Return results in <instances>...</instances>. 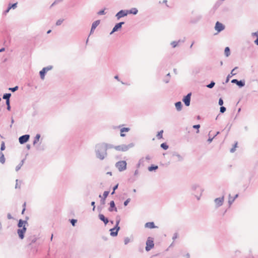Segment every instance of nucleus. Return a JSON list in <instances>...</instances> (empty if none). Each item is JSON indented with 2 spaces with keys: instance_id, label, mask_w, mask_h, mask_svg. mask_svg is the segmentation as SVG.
Instances as JSON below:
<instances>
[{
  "instance_id": "52",
  "label": "nucleus",
  "mask_w": 258,
  "mask_h": 258,
  "mask_svg": "<svg viewBox=\"0 0 258 258\" xmlns=\"http://www.w3.org/2000/svg\"><path fill=\"white\" fill-rule=\"evenodd\" d=\"M19 87L18 86H16L13 88H10L9 90H11L12 92H14L18 90Z\"/></svg>"
},
{
  "instance_id": "28",
  "label": "nucleus",
  "mask_w": 258,
  "mask_h": 258,
  "mask_svg": "<svg viewBox=\"0 0 258 258\" xmlns=\"http://www.w3.org/2000/svg\"><path fill=\"white\" fill-rule=\"evenodd\" d=\"M200 189H202L199 185L197 184H194L191 186V190L193 191V192H195L196 194V191L200 192Z\"/></svg>"
},
{
  "instance_id": "14",
  "label": "nucleus",
  "mask_w": 258,
  "mask_h": 258,
  "mask_svg": "<svg viewBox=\"0 0 258 258\" xmlns=\"http://www.w3.org/2000/svg\"><path fill=\"white\" fill-rule=\"evenodd\" d=\"M225 29V25L223 24L222 23L219 22V21H217L215 26V29L216 31H217L218 33L221 32L222 31L224 30Z\"/></svg>"
},
{
  "instance_id": "36",
  "label": "nucleus",
  "mask_w": 258,
  "mask_h": 258,
  "mask_svg": "<svg viewBox=\"0 0 258 258\" xmlns=\"http://www.w3.org/2000/svg\"><path fill=\"white\" fill-rule=\"evenodd\" d=\"M24 161H25L24 159L22 160L20 162V163L16 166V171H18V170H19L20 169V168H21V167L22 166V165L24 164Z\"/></svg>"
},
{
  "instance_id": "57",
  "label": "nucleus",
  "mask_w": 258,
  "mask_h": 258,
  "mask_svg": "<svg viewBox=\"0 0 258 258\" xmlns=\"http://www.w3.org/2000/svg\"><path fill=\"white\" fill-rule=\"evenodd\" d=\"M238 68L237 67H235L233 70H232L231 72V76H234L236 74V73H234V71L237 70Z\"/></svg>"
},
{
  "instance_id": "48",
  "label": "nucleus",
  "mask_w": 258,
  "mask_h": 258,
  "mask_svg": "<svg viewBox=\"0 0 258 258\" xmlns=\"http://www.w3.org/2000/svg\"><path fill=\"white\" fill-rule=\"evenodd\" d=\"M120 221V218L119 216H117L116 217V223L115 225L117 226H119V224Z\"/></svg>"
},
{
  "instance_id": "61",
  "label": "nucleus",
  "mask_w": 258,
  "mask_h": 258,
  "mask_svg": "<svg viewBox=\"0 0 258 258\" xmlns=\"http://www.w3.org/2000/svg\"><path fill=\"white\" fill-rule=\"evenodd\" d=\"M91 205L93 207V211H94L95 209V202L94 201L92 202Z\"/></svg>"
},
{
  "instance_id": "47",
  "label": "nucleus",
  "mask_w": 258,
  "mask_h": 258,
  "mask_svg": "<svg viewBox=\"0 0 258 258\" xmlns=\"http://www.w3.org/2000/svg\"><path fill=\"white\" fill-rule=\"evenodd\" d=\"M6 104L7 105V109L8 110L10 111L11 109V107L10 105V101H6Z\"/></svg>"
},
{
  "instance_id": "6",
  "label": "nucleus",
  "mask_w": 258,
  "mask_h": 258,
  "mask_svg": "<svg viewBox=\"0 0 258 258\" xmlns=\"http://www.w3.org/2000/svg\"><path fill=\"white\" fill-rule=\"evenodd\" d=\"M37 239V238L36 235H33L28 236L26 238L27 246H30L32 245L33 243L36 242Z\"/></svg>"
},
{
  "instance_id": "1",
  "label": "nucleus",
  "mask_w": 258,
  "mask_h": 258,
  "mask_svg": "<svg viewBox=\"0 0 258 258\" xmlns=\"http://www.w3.org/2000/svg\"><path fill=\"white\" fill-rule=\"evenodd\" d=\"M96 157L100 160H103L107 156V152L101 143L97 144L95 147Z\"/></svg>"
},
{
  "instance_id": "18",
  "label": "nucleus",
  "mask_w": 258,
  "mask_h": 258,
  "mask_svg": "<svg viewBox=\"0 0 258 258\" xmlns=\"http://www.w3.org/2000/svg\"><path fill=\"white\" fill-rule=\"evenodd\" d=\"M202 16L200 15H197L195 16L191 17L190 20V23L191 24H196L199 22L202 19Z\"/></svg>"
},
{
  "instance_id": "40",
  "label": "nucleus",
  "mask_w": 258,
  "mask_h": 258,
  "mask_svg": "<svg viewBox=\"0 0 258 258\" xmlns=\"http://www.w3.org/2000/svg\"><path fill=\"white\" fill-rule=\"evenodd\" d=\"M203 191V189H200V191L199 192V195H196L195 192H192V194L195 195V197L197 198L198 200H200L201 197L202 195V192Z\"/></svg>"
},
{
  "instance_id": "42",
  "label": "nucleus",
  "mask_w": 258,
  "mask_h": 258,
  "mask_svg": "<svg viewBox=\"0 0 258 258\" xmlns=\"http://www.w3.org/2000/svg\"><path fill=\"white\" fill-rule=\"evenodd\" d=\"M163 130H161V131L158 132L157 134V136H156L157 138L158 139H162V137H163Z\"/></svg>"
},
{
  "instance_id": "33",
  "label": "nucleus",
  "mask_w": 258,
  "mask_h": 258,
  "mask_svg": "<svg viewBox=\"0 0 258 258\" xmlns=\"http://www.w3.org/2000/svg\"><path fill=\"white\" fill-rule=\"evenodd\" d=\"M5 161L6 159L4 153L2 152H0V162L2 164H4Z\"/></svg>"
},
{
  "instance_id": "60",
  "label": "nucleus",
  "mask_w": 258,
  "mask_h": 258,
  "mask_svg": "<svg viewBox=\"0 0 258 258\" xmlns=\"http://www.w3.org/2000/svg\"><path fill=\"white\" fill-rule=\"evenodd\" d=\"M63 0H55V1L52 3V4L51 5V7H52L54 5H55L56 4H58L61 2H62Z\"/></svg>"
},
{
  "instance_id": "29",
  "label": "nucleus",
  "mask_w": 258,
  "mask_h": 258,
  "mask_svg": "<svg viewBox=\"0 0 258 258\" xmlns=\"http://www.w3.org/2000/svg\"><path fill=\"white\" fill-rule=\"evenodd\" d=\"M101 144L105 147V148L106 149V151H107L108 149L114 148V147H115V146H114L112 144H107V143H104V142L101 143Z\"/></svg>"
},
{
  "instance_id": "4",
  "label": "nucleus",
  "mask_w": 258,
  "mask_h": 258,
  "mask_svg": "<svg viewBox=\"0 0 258 258\" xmlns=\"http://www.w3.org/2000/svg\"><path fill=\"white\" fill-rule=\"evenodd\" d=\"M126 162L125 161H119L115 163V167L120 171H123L126 169Z\"/></svg>"
},
{
  "instance_id": "26",
  "label": "nucleus",
  "mask_w": 258,
  "mask_h": 258,
  "mask_svg": "<svg viewBox=\"0 0 258 258\" xmlns=\"http://www.w3.org/2000/svg\"><path fill=\"white\" fill-rule=\"evenodd\" d=\"M130 131V128L129 127H122L120 129V136L122 137H124L125 136V134H124L125 132H128Z\"/></svg>"
},
{
  "instance_id": "50",
  "label": "nucleus",
  "mask_w": 258,
  "mask_h": 258,
  "mask_svg": "<svg viewBox=\"0 0 258 258\" xmlns=\"http://www.w3.org/2000/svg\"><path fill=\"white\" fill-rule=\"evenodd\" d=\"M226 110V108L225 107L223 106H221L220 108V112L221 113H224Z\"/></svg>"
},
{
  "instance_id": "3",
  "label": "nucleus",
  "mask_w": 258,
  "mask_h": 258,
  "mask_svg": "<svg viewBox=\"0 0 258 258\" xmlns=\"http://www.w3.org/2000/svg\"><path fill=\"white\" fill-rule=\"evenodd\" d=\"M146 246L145 249L147 251H149L154 246V239L152 237H149L146 242Z\"/></svg>"
},
{
  "instance_id": "27",
  "label": "nucleus",
  "mask_w": 258,
  "mask_h": 258,
  "mask_svg": "<svg viewBox=\"0 0 258 258\" xmlns=\"http://www.w3.org/2000/svg\"><path fill=\"white\" fill-rule=\"evenodd\" d=\"M238 197V194H236L235 195V196L232 198L230 194L229 195V200H228V204L229 206H231V205L234 202L235 200Z\"/></svg>"
},
{
  "instance_id": "32",
  "label": "nucleus",
  "mask_w": 258,
  "mask_h": 258,
  "mask_svg": "<svg viewBox=\"0 0 258 258\" xmlns=\"http://www.w3.org/2000/svg\"><path fill=\"white\" fill-rule=\"evenodd\" d=\"M11 96V93H5L3 95V98L7 101H10V97Z\"/></svg>"
},
{
  "instance_id": "16",
  "label": "nucleus",
  "mask_w": 258,
  "mask_h": 258,
  "mask_svg": "<svg viewBox=\"0 0 258 258\" xmlns=\"http://www.w3.org/2000/svg\"><path fill=\"white\" fill-rule=\"evenodd\" d=\"M28 219V217L26 218L25 220H23L22 219H20L18 221L17 226L19 228H21L23 227H26V226L28 225V223L27 222V219Z\"/></svg>"
},
{
  "instance_id": "17",
  "label": "nucleus",
  "mask_w": 258,
  "mask_h": 258,
  "mask_svg": "<svg viewBox=\"0 0 258 258\" xmlns=\"http://www.w3.org/2000/svg\"><path fill=\"white\" fill-rule=\"evenodd\" d=\"M109 207L108 209V210L110 212H117V209L115 206V202L114 201H111L109 203Z\"/></svg>"
},
{
  "instance_id": "9",
  "label": "nucleus",
  "mask_w": 258,
  "mask_h": 258,
  "mask_svg": "<svg viewBox=\"0 0 258 258\" xmlns=\"http://www.w3.org/2000/svg\"><path fill=\"white\" fill-rule=\"evenodd\" d=\"M191 93H188L186 95L184 96L182 98V101L186 106H189L190 104Z\"/></svg>"
},
{
  "instance_id": "13",
  "label": "nucleus",
  "mask_w": 258,
  "mask_h": 258,
  "mask_svg": "<svg viewBox=\"0 0 258 258\" xmlns=\"http://www.w3.org/2000/svg\"><path fill=\"white\" fill-rule=\"evenodd\" d=\"M30 139V135L28 134H26L23 136H21L19 138V142L20 144H24L27 143Z\"/></svg>"
},
{
  "instance_id": "46",
  "label": "nucleus",
  "mask_w": 258,
  "mask_h": 258,
  "mask_svg": "<svg viewBox=\"0 0 258 258\" xmlns=\"http://www.w3.org/2000/svg\"><path fill=\"white\" fill-rule=\"evenodd\" d=\"M70 223L73 226H75L76 225V224L77 222V220L75 219H70Z\"/></svg>"
},
{
  "instance_id": "8",
  "label": "nucleus",
  "mask_w": 258,
  "mask_h": 258,
  "mask_svg": "<svg viewBox=\"0 0 258 258\" xmlns=\"http://www.w3.org/2000/svg\"><path fill=\"white\" fill-rule=\"evenodd\" d=\"M26 230L27 227H23L17 229V232L19 238L21 240H22L24 238Z\"/></svg>"
},
{
  "instance_id": "43",
  "label": "nucleus",
  "mask_w": 258,
  "mask_h": 258,
  "mask_svg": "<svg viewBox=\"0 0 258 258\" xmlns=\"http://www.w3.org/2000/svg\"><path fill=\"white\" fill-rule=\"evenodd\" d=\"M17 3H14V4H9L8 7H9V9H15L17 8Z\"/></svg>"
},
{
  "instance_id": "39",
  "label": "nucleus",
  "mask_w": 258,
  "mask_h": 258,
  "mask_svg": "<svg viewBox=\"0 0 258 258\" xmlns=\"http://www.w3.org/2000/svg\"><path fill=\"white\" fill-rule=\"evenodd\" d=\"M170 73L167 74L166 75V78L164 79L163 81L165 83H169V82L170 81Z\"/></svg>"
},
{
  "instance_id": "34",
  "label": "nucleus",
  "mask_w": 258,
  "mask_h": 258,
  "mask_svg": "<svg viewBox=\"0 0 258 258\" xmlns=\"http://www.w3.org/2000/svg\"><path fill=\"white\" fill-rule=\"evenodd\" d=\"M224 54L226 57H228L230 55V49L229 47H226L224 49Z\"/></svg>"
},
{
  "instance_id": "20",
  "label": "nucleus",
  "mask_w": 258,
  "mask_h": 258,
  "mask_svg": "<svg viewBox=\"0 0 258 258\" xmlns=\"http://www.w3.org/2000/svg\"><path fill=\"white\" fill-rule=\"evenodd\" d=\"M109 194V191H104V192L103 194L102 197H101V195H100L99 196V198H101V199L100 200V203L101 204H102V205L105 204V200H106V198L107 197V196H108Z\"/></svg>"
},
{
  "instance_id": "10",
  "label": "nucleus",
  "mask_w": 258,
  "mask_h": 258,
  "mask_svg": "<svg viewBox=\"0 0 258 258\" xmlns=\"http://www.w3.org/2000/svg\"><path fill=\"white\" fill-rule=\"evenodd\" d=\"M125 23L124 22H120L119 23H116L114 27L113 28L112 31L110 33V34L111 35L113 33L118 31L119 30H120L122 28V26L124 25Z\"/></svg>"
},
{
  "instance_id": "11",
  "label": "nucleus",
  "mask_w": 258,
  "mask_h": 258,
  "mask_svg": "<svg viewBox=\"0 0 258 258\" xmlns=\"http://www.w3.org/2000/svg\"><path fill=\"white\" fill-rule=\"evenodd\" d=\"M120 229L119 226L115 225L113 228H111L109 231H110V235L112 237L117 236L118 231Z\"/></svg>"
},
{
  "instance_id": "2",
  "label": "nucleus",
  "mask_w": 258,
  "mask_h": 258,
  "mask_svg": "<svg viewBox=\"0 0 258 258\" xmlns=\"http://www.w3.org/2000/svg\"><path fill=\"white\" fill-rule=\"evenodd\" d=\"M134 146V143H130L127 145L123 144L121 145L116 146L114 147V149L117 151L125 152L127 151L129 149L133 147Z\"/></svg>"
},
{
  "instance_id": "38",
  "label": "nucleus",
  "mask_w": 258,
  "mask_h": 258,
  "mask_svg": "<svg viewBox=\"0 0 258 258\" xmlns=\"http://www.w3.org/2000/svg\"><path fill=\"white\" fill-rule=\"evenodd\" d=\"M160 147L163 149L166 150L168 149V145L166 143H163L161 144Z\"/></svg>"
},
{
  "instance_id": "23",
  "label": "nucleus",
  "mask_w": 258,
  "mask_h": 258,
  "mask_svg": "<svg viewBox=\"0 0 258 258\" xmlns=\"http://www.w3.org/2000/svg\"><path fill=\"white\" fill-rule=\"evenodd\" d=\"M145 227L146 228H150V229L157 228V227L156 226H155V225L153 222H147L145 225Z\"/></svg>"
},
{
  "instance_id": "53",
  "label": "nucleus",
  "mask_w": 258,
  "mask_h": 258,
  "mask_svg": "<svg viewBox=\"0 0 258 258\" xmlns=\"http://www.w3.org/2000/svg\"><path fill=\"white\" fill-rule=\"evenodd\" d=\"M105 9L100 10L99 12H97V14L99 15H105Z\"/></svg>"
},
{
  "instance_id": "7",
  "label": "nucleus",
  "mask_w": 258,
  "mask_h": 258,
  "mask_svg": "<svg viewBox=\"0 0 258 258\" xmlns=\"http://www.w3.org/2000/svg\"><path fill=\"white\" fill-rule=\"evenodd\" d=\"M224 201V195H223L221 197L216 198L214 200V203L215 204V208H218L222 206Z\"/></svg>"
},
{
  "instance_id": "22",
  "label": "nucleus",
  "mask_w": 258,
  "mask_h": 258,
  "mask_svg": "<svg viewBox=\"0 0 258 258\" xmlns=\"http://www.w3.org/2000/svg\"><path fill=\"white\" fill-rule=\"evenodd\" d=\"M98 218L101 221L103 222L105 225L109 222L108 219L105 217L104 215L100 213L98 215Z\"/></svg>"
},
{
  "instance_id": "12",
  "label": "nucleus",
  "mask_w": 258,
  "mask_h": 258,
  "mask_svg": "<svg viewBox=\"0 0 258 258\" xmlns=\"http://www.w3.org/2000/svg\"><path fill=\"white\" fill-rule=\"evenodd\" d=\"M127 15V10H121L116 14L115 17L117 20H119L120 18L126 16Z\"/></svg>"
},
{
  "instance_id": "49",
  "label": "nucleus",
  "mask_w": 258,
  "mask_h": 258,
  "mask_svg": "<svg viewBox=\"0 0 258 258\" xmlns=\"http://www.w3.org/2000/svg\"><path fill=\"white\" fill-rule=\"evenodd\" d=\"M6 148L5 144L4 141L2 142L1 145V152H2L3 151L5 150Z\"/></svg>"
},
{
  "instance_id": "59",
  "label": "nucleus",
  "mask_w": 258,
  "mask_h": 258,
  "mask_svg": "<svg viewBox=\"0 0 258 258\" xmlns=\"http://www.w3.org/2000/svg\"><path fill=\"white\" fill-rule=\"evenodd\" d=\"M231 75H230V74H229L227 77H226V79L225 80V83H227L229 81V80H230V78L231 77ZM223 84H224V83H223Z\"/></svg>"
},
{
  "instance_id": "21",
  "label": "nucleus",
  "mask_w": 258,
  "mask_h": 258,
  "mask_svg": "<svg viewBox=\"0 0 258 258\" xmlns=\"http://www.w3.org/2000/svg\"><path fill=\"white\" fill-rule=\"evenodd\" d=\"M172 158H176V161H182L183 160V157L179 155L177 152H174L172 153Z\"/></svg>"
},
{
  "instance_id": "31",
  "label": "nucleus",
  "mask_w": 258,
  "mask_h": 258,
  "mask_svg": "<svg viewBox=\"0 0 258 258\" xmlns=\"http://www.w3.org/2000/svg\"><path fill=\"white\" fill-rule=\"evenodd\" d=\"M41 137V135L39 134H36L35 137H34L33 144L34 145H36L37 143L39 142L40 138Z\"/></svg>"
},
{
  "instance_id": "41",
  "label": "nucleus",
  "mask_w": 258,
  "mask_h": 258,
  "mask_svg": "<svg viewBox=\"0 0 258 258\" xmlns=\"http://www.w3.org/2000/svg\"><path fill=\"white\" fill-rule=\"evenodd\" d=\"M215 85V83L214 81H212L210 84H208L206 87L208 88L212 89L213 88Z\"/></svg>"
},
{
  "instance_id": "54",
  "label": "nucleus",
  "mask_w": 258,
  "mask_h": 258,
  "mask_svg": "<svg viewBox=\"0 0 258 258\" xmlns=\"http://www.w3.org/2000/svg\"><path fill=\"white\" fill-rule=\"evenodd\" d=\"M192 127L195 129H197V133H198L199 132V128L200 127V124H196L192 126Z\"/></svg>"
},
{
  "instance_id": "35",
  "label": "nucleus",
  "mask_w": 258,
  "mask_h": 258,
  "mask_svg": "<svg viewBox=\"0 0 258 258\" xmlns=\"http://www.w3.org/2000/svg\"><path fill=\"white\" fill-rule=\"evenodd\" d=\"M36 149L38 151H43L45 149V146L43 145L39 144L36 146Z\"/></svg>"
},
{
  "instance_id": "25",
  "label": "nucleus",
  "mask_w": 258,
  "mask_h": 258,
  "mask_svg": "<svg viewBox=\"0 0 258 258\" xmlns=\"http://www.w3.org/2000/svg\"><path fill=\"white\" fill-rule=\"evenodd\" d=\"M175 106L176 110L178 111H180L182 110L183 105L181 101H178L175 103Z\"/></svg>"
},
{
  "instance_id": "56",
  "label": "nucleus",
  "mask_w": 258,
  "mask_h": 258,
  "mask_svg": "<svg viewBox=\"0 0 258 258\" xmlns=\"http://www.w3.org/2000/svg\"><path fill=\"white\" fill-rule=\"evenodd\" d=\"M131 201V199L130 198H128L127 199H126L123 203V205L125 207L126 206L128 203L130 202Z\"/></svg>"
},
{
  "instance_id": "30",
  "label": "nucleus",
  "mask_w": 258,
  "mask_h": 258,
  "mask_svg": "<svg viewBox=\"0 0 258 258\" xmlns=\"http://www.w3.org/2000/svg\"><path fill=\"white\" fill-rule=\"evenodd\" d=\"M158 169V166L154 164H152L151 166H149L148 169L149 171H155L157 169Z\"/></svg>"
},
{
  "instance_id": "44",
  "label": "nucleus",
  "mask_w": 258,
  "mask_h": 258,
  "mask_svg": "<svg viewBox=\"0 0 258 258\" xmlns=\"http://www.w3.org/2000/svg\"><path fill=\"white\" fill-rule=\"evenodd\" d=\"M238 143L237 142H236L234 145H233V147L230 149V152L231 153H234L236 150V148L237 147Z\"/></svg>"
},
{
  "instance_id": "45",
  "label": "nucleus",
  "mask_w": 258,
  "mask_h": 258,
  "mask_svg": "<svg viewBox=\"0 0 258 258\" xmlns=\"http://www.w3.org/2000/svg\"><path fill=\"white\" fill-rule=\"evenodd\" d=\"M222 2L221 0H218L215 4L214 7L215 8H218L222 4Z\"/></svg>"
},
{
  "instance_id": "51",
  "label": "nucleus",
  "mask_w": 258,
  "mask_h": 258,
  "mask_svg": "<svg viewBox=\"0 0 258 258\" xmlns=\"http://www.w3.org/2000/svg\"><path fill=\"white\" fill-rule=\"evenodd\" d=\"M63 21H64V19H60L58 20L56 22V26L60 25Z\"/></svg>"
},
{
  "instance_id": "37",
  "label": "nucleus",
  "mask_w": 258,
  "mask_h": 258,
  "mask_svg": "<svg viewBox=\"0 0 258 258\" xmlns=\"http://www.w3.org/2000/svg\"><path fill=\"white\" fill-rule=\"evenodd\" d=\"M180 42H181L180 40H179L177 41H172V42H171L170 45H171L172 48H175V47H176L178 45V43Z\"/></svg>"
},
{
  "instance_id": "62",
  "label": "nucleus",
  "mask_w": 258,
  "mask_h": 258,
  "mask_svg": "<svg viewBox=\"0 0 258 258\" xmlns=\"http://www.w3.org/2000/svg\"><path fill=\"white\" fill-rule=\"evenodd\" d=\"M11 9H9V7H8V8H7V9L4 11V12H3V14L4 15H6L10 10Z\"/></svg>"
},
{
  "instance_id": "24",
  "label": "nucleus",
  "mask_w": 258,
  "mask_h": 258,
  "mask_svg": "<svg viewBox=\"0 0 258 258\" xmlns=\"http://www.w3.org/2000/svg\"><path fill=\"white\" fill-rule=\"evenodd\" d=\"M127 14H133L136 15L138 13V10L136 8H133L130 10H127Z\"/></svg>"
},
{
  "instance_id": "64",
  "label": "nucleus",
  "mask_w": 258,
  "mask_h": 258,
  "mask_svg": "<svg viewBox=\"0 0 258 258\" xmlns=\"http://www.w3.org/2000/svg\"><path fill=\"white\" fill-rule=\"evenodd\" d=\"M7 218L8 219L10 220V219H12L13 218V217L12 216V215H11V214L10 213H8L7 214Z\"/></svg>"
},
{
  "instance_id": "19",
  "label": "nucleus",
  "mask_w": 258,
  "mask_h": 258,
  "mask_svg": "<svg viewBox=\"0 0 258 258\" xmlns=\"http://www.w3.org/2000/svg\"><path fill=\"white\" fill-rule=\"evenodd\" d=\"M100 23V20H98L95 21H94L91 26V28L90 32V35L94 33V30L96 28V27L99 25Z\"/></svg>"
},
{
  "instance_id": "15",
  "label": "nucleus",
  "mask_w": 258,
  "mask_h": 258,
  "mask_svg": "<svg viewBox=\"0 0 258 258\" xmlns=\"http://www.w3.org/2000/svg\"><path fill=\"white\" fill-rule=\"evenodd\" d=\"M231 83L236 84L239 88H242L245 86V81L244 80H238L237 79H233Z\"/></svg>"
},
{
  "instance_id": "58",
  "label": "nucleus",
  "mask_w": 258,
  "mask_h": 258,
  "mask_svg": "<svg viewBox=\"0 0 258 258\" xmlns=\"http://www.w3.org/2000/svg\"><path fill=\"white\" fill-rule=\"evenodd\" d=\"M224 103L223 100L222 98H220L218 101V104L220 106H223Z\"/></svg>"
},
{
  "instance_id": "55",
  "label": "nucleus",
  "mask_w": 258,
  "mask_h": 258,
  "mask_svg": "<svg viewBox=\"0 0 258 258\" xmlns=\"http://www.w3.org/2000/svg\"><path fill=\"white\" fill-rule=\"evenodd\" d=\"M130 242V239L128 237H125L124 239V243L125 245L127 244Z\"/></svg>"
},
{
  "instance_id": "63",
  "label": "nucleus",
  "mask_w": 258,
  "mask_h": 258,
  "mask_svg": "<svg viewBox=\"0 0 258 258\" xmlns=\"http://www.w3.org/2000/svg\"><path fill=\"white\" fill-rule=\"evenodd\" d=\"M251 35L252 36L258 37V31L252 33Z\"/></svg>"
},
{
  "instance_id": "5",
  "label": "nucleus",
  "mask_w": 258,
  "mask_h": 258,
  "mask_svg": "<svg viewBox=\"0 0 258 258\" xmlns=\"http://www.w3.org/2000/svg\"><path fill=\"white\" fill-rule=\"evenodd\" d=\"M53 69L52 66H48L46 67L43 68L40 72H39V75L41 79L44 80L45 78V76L46 74V73L51 70Z\"/></svg>"
}]
</instances>
